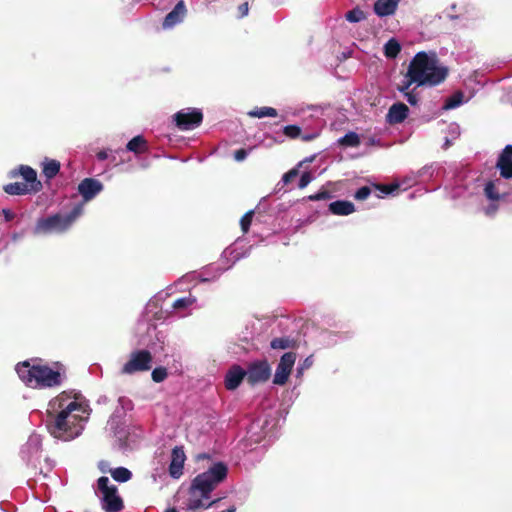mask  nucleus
Masks as SVG:
<instances>
[{"instance_id":"20e7f679","label":"nucleus","mask_w":512,"mask_h":512,"mask_svg":"<svg viewBox=\"0 0 512 512\" xmlns=\"http://www.w3.org/2000/svg\"><path fill=\"white\" fill-rule=\"evenodd\" d=\"M408 67L422 86H437L448 75V68L439 64L435 52L420 51L416 53Z\"/></svg>"},{"instance_id":"49530a36","label":"nucleus","mask_w":512,"mask_h":512,"mask_svg":"<svg viewBox=\"0 0 512 512\" xmlns=\"http://www.w3.org/2000/svg\"><path fill=\"white\" fill-rule=\"evenodd\" d=\"M331 198V193L327 190H320L317 193L311 194L307 197L309 201H320Z\"/></svg>"},{"instance_id":"a19ab883","label":"nucleus","mask_w":512,"mask_h":512,"mask_svg":"<svg viewBox=\"0 0 512 512\" xmlns=\"http://www.w3.org/2000/svg\"><path fill=\"white\" fill-rule=\"evenodd\" d=\"M253 215H254V211L253 210H249L240 219L241 230L244 233L248 232V230H249V228L251 226Z\"/></svg>"},{"instance_id":"052dcab7","label":"nucleus","mask_w":512,"mask_h":512,"mask_svg":"<svg viewBox=\"0 0 512 512\" xmlns=\"http://www.w3.org/2000/svg\"><path fill=\"white\" fill-rule=\"evenodd\" d=\"M454 141H455V140H451V138H450L449 136H447V135H446V137H445V142H444V144H443V148H444V149L449 148V147L453 144V142H454Z\"/></svg>"},{"instance_id":"5fc2aeb1","label":"nucleus","mask_w":512,"mask_h":512,"mask_svg":"<svg viewBox=\"0 0 512 512\" xmlns=\"http://www.w3.org/2000/svg\"><path fill=\"white\" fill-rule=\"evenodd\" d=\"M238 11H239V18H243V17L247 16L248 12H249L248 2H245V3H242L241 5H239Z\"/></svg>"},{"instance_id":"393cba45","label":"nucleus","mask_w":512,"mask_h":512,"mask_svg":"<svg viewBox=\"0 0 512 512\" xmlns=\"http://www.w3.org/2000/svg\"><path fill=\"white\" fill-rule=\"evenodd\" d=\"M3 191L12 196H21L26 195L32 190L28 187L27 184L22 182H14V183H8L3 186Z\"/></svg>"},{"instance_id":"9b49d317","label":"nucleus","mask_w":512,"mask_h":512,"mask_svg":"<svg viewBox=\"0 0 512 512\" xmlns=\"http://www.w3.org/2000/svg\"><path fill=\"white\" fill-rule=\"evenodd\" d=\"M104 189L103 183L96 178H84L78 184L77 191L81 195L84 203L90 202Z\"/></svg>"},{"instance_id":"423d86ee","label":"nucleus","mask_w":512,"mask_h":512,"mask_svg":"<svg viewBox=\"0 0 512 512\" xmlns=\"http://www.w3.org/2000/svg\"><path fill=\"white\" fill-rule=\"evenodd\" d=\"M153 356L147 349H137L130 353L128 361L122 366L121 374L133 375L152 368Z\"/></svg>"},{"instance_id":"4d7b16f0","label":"nucleus","mask_w":512,"mask_h":512,"mask_svg":"<svg viewBox=\"0 0 512 512\" xmlns=\"http://www.w3.org/2000/svg\"><path fill=\"white\" fill-rule=\"evenodd\" d=\"M267 424V420H264L263 422H261V419H258L257 421L253 422L250 426V432L251 433H254V430L258 429V428H263V426Z\"/></svg>"},{"instance_id":"8fccbe9b","label":"nucleus","mask_w":512,"mask_h":512,"mask_svg":"<svg viewBox=\"0 0 512 512\" xmlns=\"http://www.w3.org/2000/svg\"><path fill=\"white\" fill-rule=\"evenodd\" d=\"M416 87L412 88L411 91L403 94V96L405 97V99L407 100V102L411 105V106H415L418 104V101H419V96L418 94L416 93Z\"/></svg>"},{"instance_id":"cd10ccee","label":"nucleus","mask_w":512,"mask_h":512,"mask_svg":"<svg viewBox=\"0 0 512 512\" xmlns=\"http://www.w3.org/2000/svg\"><path fill=\"white\" fill-rule=\"evenodd\" d=\"M196 302L197 298L189 294L188 296L176 299L171 305V310H165V313H169L171 311L185 310L191 307Z\"/></svg>"},{"instance_id":"72a5a7b5","label":"nucleus","mask_w":512,"mask_h":512,"mask_svg":"<svg viewBox=\"0 0 512 512\" xmlns=\"http://www.w3.org/2000/svg\"><path fill=\"white\" fill-rule=\"evenodd\" d=\"M295 344V341L293 339H290L289 337H278L274 338L270 342V347L272 349H287L293 347Z\"/></svg>"},{"instance_id":"ea45409f","label":"nucleus","mask_w":512,"mask_h":512,"mask_svg":"<svg viewBox=\"0 0 512 512\" xmlns=\"http://www.w3.org/2000/svg\"><path fill=\"white\" fill-rule=\"evenodd\" d=\"M283 135L291 139H296L301 135V128L298 125H286L283 127Z\"/></svg>"},{"instance_id":"9d476101","label":"nucleus","mask_w":512,"mask_h":512,"mask_svg":"<svg viewBox=\"0 0 512 512\" xmlns=\"http://www.w3.org/2000/svg\"><path fill=\"white\" fill-rule=\"evenodd\" d=\"M245 371L251 385L263 383L271 376V367L266 360L252 362Z\"/></svg>"},{"instance_id":"6e6552de","label":"nucleus","mask_w":512,"mask_h":512,"mask_svg":"<svg viewBox=\"0 0 512 512\" xmlns=\"http://www.w3.org/2000/svg\"><path fill=\"white\" fill-rule=\"evenodd\" d=\"M295 361L296 353L294 352H286L281 356L273 378L275 385L283 386L287 383Z\"/></svg>"},{"instance_id":"0e129e2a","label":"nucleus","mask_w":512,"mask_h":512,"mask_svg":"<svg viewBox=\"0 0 512 512\" xmlns=\"http://www.w3.org/2000/svg\"><path fill=\"white\" fill-rule=\"evenodd\" d=\"M446 16H447V18H449L450 20H456V19H458V18H459V16H458V15H456V14H452V13H447V14H446Z\"/></svg>"},{"instance_id":"603ef678","label":"nucleus","mask_w":512,"mask_h":512,"mask_svg":"<svg viewBox=\"0 0 512 512\" xmlns=\"http://www.w3.org/2000/svg\"><path fill=\"white\" fill-rule=\"evenodd\" d=\"M228 256H232L233 257V261H232V265L235 264L237 261H239L244 255L240 254V253H236V250L229 247V248H226L223 253H222V257L223 258H227Z\"/></svg>"},{"instance_id":"f257e3e1","label":"nucleus","mask_w":512,"mask_h":512,"mask_svg":"<svg viewBox=\"0 0 512 512\" xmlns=\"http://www.w3.org/2000/svg\"><path fill=\"white\" fill-rule=\"evenodd\" d=\"M91 412L82 395L64 391L49 402L46 428L56 439L73 440L82 434Z\"/></svg>"},{"instance_id":"4be33fe9","label":"nucleus","mask_w":512,"mask_h":512,"mask_svg":"<svg viewBox=\"0 0 512 512\" xmlns=\"http://www.w3.org/2000/svg\"><path fill=\"white\" fill-rule=\"evenodd\" d=\"M329 211L334 215L347 216L355 211V206L348 200H336L329 204Z\"/></svg>"},{"instance_id":"09e8293b","label":"nucleus","mask_w":512,"mask_h":512,"mask_svg":"<svg viewBox=\"0 0 512 512\" xmlns=\"http://www.w3.org/2000/svg\"><path fill=\"white\" fill-rule=\"evenodd\" d=\"M371 194V189L369 186H362L358 188L354 194V198L356 200H365Z\"/></svg>"},{"instance_id":"2f4dec72","label":"nucleus","mask_w":512,"mask_h":512,"mask_svg":"<svg viewBox=\"0 0 512 512\" xmlns=\"http://www.w3.org/2000/svg\"><path fill=\"white\" fill-rule=\"evenodd\" d=\"M338 144L344 147H357L360 145V137L356 132L349 131L338 139Z\"/></svg>"},{"instance_id":"69168bd1","label":"nucleus","mask_w":512,"mask_h":512,"mask_svg":"<svg viewBox=\"0 0 512 512\" xmlns=\"http://www.w3.org/2000/svg\"><path fill=\"white\" fill-rule=\"evenodd\" d=\"M165 512H178V510L175 507H170L166 509Z\"/></svg>"},{"instance_id":"f03ea898","label":"nucleus","mask_w":512,"mask_h":512,"mask_svg":"<svg viewBox=\"0 0 512 512\" xmlns=\"http://www.w3.org/2000/svg\"><path fill=\"white\" fill-rule=\"evenodd\" d=\"M228 474V467L224 462L213 463L208 470L198 474L191 482L187 502V509L195 511L197 509H208L218 500L206 502L210 498L211 492L222 483Z\"/></svg>"},{"instance_id":"bf43d9fd","label":"nucleus","mask_w":512,"mask_h":512,"mask_svg":"<svg viewBox=\"0 0 512 512\" xmlns=\"http://www.w3.org/2000/svg\"><path fill=\"white\" fill-rule=\"evenodd\" d=\"M96 157H97V159L99 161H104V160L108 159V152H107V150H105V149L104 150H100L97 153Z\"/></svg>"},{"instance_id":"a211bd4d","label":"nucleus","mask_w":512,"mask_h":512,"mask_svg":"<svg viewBox=\"0 0 512 512\" xmlns=\"http://www.w3.org/2000/svg\"><path fill=\"white\" fill-rule=\"evenodd\" d=\"M409 108L403 102L393 103L386 115V121L389 124H400L408 117Z\"/></svg>"},{"instance_id":"6e6d98bb","label":"nucleus","mask_w":512,"mask_h":512,"mask_svg":"<svg viewBox=\"0 0 512 512\" xmlns=\"http://www.w3.org/2000/svg\"><path fill=\"white\" fill-rule=\"evenodd\" d=\"M318 133L317 132H311V133H305V134H302L300 135L301 139L304 141V142H309V141H312L314 140L315 138L318 137Z\"/></svg>"},{"instance_id":"c85d7f7f","label":"nucleus","mask_w":512,"mask_h":512,"mask_svg":"<svg viewBox=\"0 0 512 512\" xmlns=\"http://www.w3.org/2000/svg\"><path fill=\"white\" fill-rule=\"evenodd\" d=\"M465 102H467V100H464V93L462 91H456L451 96H449L445 99V102L443 104V109L444 110H452V109L459 107L460 105H462Z\"/></svg>"},{"instance_id":"6ab92c4d","label":"nucleus","mask_w":512,"mask_h":512,"mask_svg":"<svg viewBox=\"0 0 512 512\" xmlns=\"http://www.w3.org/2000/svg\"><path fill=\"white\" fill-rule=\"evenodd\" d=\"M166 296L167 294L158 293L154 297H152L145 306V316L150 317L151 315V318L154 320L163 319L164 311L161 305V301H163Z\"/></svg>"},{"instance_id":"412c9836","label":"nucleus","mask_w":512,"mask_h":512,"mask_svg":"<svg viewBox=\"0 0 512 512\" xmlns=\"http://www.w3.org/2000/svg\"><path fill=\"white\" fill-rule=\"evenodd\" d=\"M108 430L119 440L120 446L124 448L126 444V429L124 426V421L120 419H114V417L110 416L107 422Z\"/></svg>"},{"instance_id":"473e14b6","label":"nucleus","mask_w":512,"mask_h":512,"mask_svg":"<svg viewBox=\"0 0 512 512\" xmlns=\"http://www.w3.org/2000/svg\"><path fill=\"white\" fill-rule=\"evenodd\" d=\"M112 478L119 483H125L132 478V472L125 467H117L110 470Z\"/></svg>"},{"instance_id":"a878e982","label":"nucleus","mask_w":512,"mask_h":512,"mask_svg":"<svg viewBox=\"0 0 512 512\" xmlns=\"http://www.w3.org/2000/svg\"><path fill=\"white\" fill-rule=\"evenodd\" d=\"M126 150L135 154L144 152L147 150V141L142 135H137L128 141Z\"/></svg>"},{"instance_id":"79ce46f5","label":"nucleus","mask_w":512,"mask_h":512,"mask_svg":"<svg viewBox=\"0 0 512 512\" xmlns=\"http://www.w3.org/2000/svg\"><path fill=\"white\" fill-rule=\"evenodd\" d=\"M301 162L295 166L294 168H292L291 170H289L288 172H286L283 176H282V179H281V182L283 183V185H287L288 183H290L295 177L298 176L299 174V167L301 166Z\"/></svg>"},{"instance_id":"b1692460","label":"nucleus","mask_w":512,"mask_h":512,"mask_svg":"<svg viewBox=\"0 0 512 512\" xmlns=\"http://www.w3.org/2000/svg\"><path fill=\"white\" fill-rule=\"evenodd\" d=\"M412 85H415L416 88L422 87V85L419 84V81L408 67L401 83L397 87V90L400 93L405 94L411 91L410 88Z\"/></svg>"},{"instance_id":"f704fd0d","label":"nucleus","mask_w":512,"mask_h":512,"mask_svg":"<svg viewBox=\"0 0 512 512\" xmlns=\"http://www.w3.org/2000/svg\"><path fill=\"white\" fill-rule=\"evenodd\" d=\"M484 194L489 201H499L502 196L496 189L493 181H488L484 186Z\"/></svg>"},{"instance_id":"39448f33","label":"nucleus","mask_w":512,"mask_h":512,"mask_svg":"<svg viewBox=\"0 0 512 512\" xmlns=\"http://www.w3.org/2000/svg\"><path fill=\"white\" fill-rule=\"evenodd\" d=\"M83 213V204L77 203L66 214H53L40 218L34 228L35 234L62 233L67 231L76 219Z\"/></svg>"},{"instance_id":"5701e85b","label":"nucleus","mask_w":512,"mask_h":512,"mask_svg":"<svg viewBox=\"0 0 512 512\" xmlns=\"http://www.w3.org/2000/svg\"><path fill=\"white\" fill-rule=\"evenodd\" d=\"M133 409V402L126 396H120L117 401V406L111 414L114 419L124 421L126 412Z\"/></svg>"},{"instance_id":"4468645a","label":"nucleus","mask_w":512,"mask_h":512,"mask_svg":"<svg viewBox=\"0 0 512 512\" xmlns=\"http://www.w3.org/2000/svg\"><path fill=\"white\" fill-rule=\"evenodd\" d=\"M496 167L502 178H512V144L506 145L501 151L497 159Z\"/></svg>"},{"instance_id":"2eb2a0df","label":"nucleus","mask_w":512,"mask_h":512,"mask_svg":"<svg viewBox=\"0 0 512 512\" xmlns=\"http://www.w3.org/2000/svg\"><path fill=\"white\" fill-rule=\"evenodd\" d=\"M101 504L105 512H120L123 509V501L118 495L116 486L110 488V492L102 495Z\"/></svg>"},{"instance_id":"37998d69","label":"nucleus","mask_w":512,"mask_h":512,"mask_svg":"<svg viewBox=\"0 0 512 512\" xmlns=\"http://www.w3.org/2000/svg\"><path fill=\"white\" fill-rule=\"evenodd\" d=\"M498 210H499L498 201H490V203L487 206L482 207L483 213L487 217H490V218L494 217L496 215V213L498 212Z\"/></svg>"},{"instance_id":"13d9d810","label":"nucleus","mask_w":512,"mask_h":512,"mask_svg":"<svg viewBox=\"0 0 512 512\" xmlns=\"http://www.w3.org/2000/svg\"><path fill=\"white\" fill-rule=\"evenodd\" d=\"M2 214L4 216L5 221L9 222L12 221L15 217V214L10 209H3Z\"/></svg>"},{"instance_id":"bb28decb","label":"nucleus","mask_w":512,"mask_h":512,"mask_svg":"<svg viewBox=\"0 0 512 512\" xmlns=\"http://www.w3.org/2000/svg\"><path fill=\"white\" fill-rule=\"evenodd\" d=\"M43 175L47 179H53L60 172V162L54 159H45L42 164Z\"/></svg>"},{"instance_id":"774afa93","label":"nucleus","mask_w":512,"mask_h":512,"mask_svg":"<svg viewBox=\"0 0 512 512\" xmlns=\"http://www.w3.org/2000/svg\"><path fill=\"white\" fill-rule=\"evenodd\" d=\"M449 9H450V10H455V9H456V4H455V3L451 4V6L449 7Z\"/></svg>"},{"instance_id":"4c0bfd02","label":"nucleus","mask_w":512,"mask_h":512,"mask_svg":"<svg viewBox=\"0 0 512 512\" xmlns=\"http://www.w3.org/2000/svg\"><path fill=\"white\" fill-rule=\"evenodd\" d=\"M314 363L312 355L307 356L302 362L299 363L296 369V377H302L305 370L309 369Z\"/></svg>"},{"instance_id":"1a4fd4ad","label":"nucleus","mask_w":512,"mask_h":512,"mask_svg":"<svg viewBox=\"0 0 512 512\" xmlns=\"http://www.w3.org/2000/svg\"><path fill=\"white\" fill-rule=\"evenodd\" d=\"M7 176L10 179L22 177L32 192H38L42 189V183L37 179L36 170L28 165H19L17 168L10 170Z\"/></svg>"},{"instance_id":"338daca9","label":"nucleus","mask_w":512,"mask_h":512,"mask_svg":"<svg viewBox=\"0 0 512 512\" xmlns=\"http://www.w3.org/2000/svg\"><path fill=\"white\" fill-rule=\"evenodd\" d=\"M338 339H328L329 344H335L337 343Z\"/></svg>"},{"instance_id":"ddd939ff","label":"nucleus","mask_w":512,"mask_h":512,"mask_svg":"<svg viewBox=\"0 0 512 512\" xmlns=\"http://www.w3.org/2000/svg\"><path fill=\"white\" fill-rule=\"evenodd\" d=\"M186 456L182 446H175L171 452V461L169 464V475L174 479H179L183 474L184 462Z\"/></svg>"},{"instance_id":"a18cd8bd","label":"nucleus","mask_w":512,"mask_h":512,"mask_svg":"<svg viewBox=\"0 0 512 512\" xmlns=\"http://www.w3.org/2000/svg\"><path fill=\"white\" fill-rule=\"evenodd\" d=\"M399 188L398 184H388V185H379L377 189L381 194L377 195L378 198L383 197V195L393 194Z\"/></svg>"},{"instance_id":"864d4df0","label":"nucleus","mask_w":512,"mask_h":512,"mask_svg":"<svg viewBox=\"0 0 512 512\" xmlns=\"http://www.w3.org/2000/svg\"><path fill=\"white\" fill-rule=\"evenodd\" d=\"M248 156V151L244 148L238 149L234 152V159L237 162L244 161Z\"/></svg>"},{"instance_id":"e2e57ef3","label":"nucleus","mask_w":512,"mask_h":512,"mask_svg":"<svg viewBox=\"0 0 512 512\" xmlns=\"http://www.w3.org/2000/svg\"><path fill=\"white\" fill-rule=\"evenodd\" d=\"M99 404H106L108 402V398L107 396L103 395V396H100L98 401H97Z\"/></svg>"},{"instance_id":"f3484780","label":"nucleus","mask_w":512,"mask_h":512,"mask_svg":"<svg viewBox=\"0 0 512 512\" xmlns=\"http://www.w3.org/2000/svg\"><path fill=\"white\" fill-rule=\"evenodd\" d=\"M246 377V371L239 365H233L225 375V387L227 390L233 391L237 389L244 378Z\"/></svg>"},{"instance_id":"7ed1b4c3","label":"nucleus","mask_w":512,"mask_h":512,"mask_svg":"<svg viewBox=\"0 0 512 512\" xmlns=\"http://www.w3.org/2000/svg\"><path fill=\"white\" fill-rule=\"evenodd\" d=\"M15 370L21 381L33 389L59 387L66 379L64 366L59 362L51 368L45 364H32L26 360L18 363Z\"/></svg>"},{"instance_id":"c9c22d12","label":"nucleus","mask_w":512,"mask_h":512,"mask_svg":"<svg viewBox=\"0 0 512 512\" xmlns=\"http://www.w3.org/2000/svg\"><path fill=\"white\" fill-rule=\"evenodd\" d=\"M345 18L350 23H358L365 19V13L359 7H355L346 13Z\"/></svg>"},{"instance_id":"dca6fc26","label":"nucleus","mask_w":512,"mask_h":512,"mask_svg":"<svg viewBox=\"0 0 512 512\" xmlns=\"http://www.w3.org/2000/svg\"><path fill=\"white\" fill-rule=\"evenodd\" d=\"M187 9L184 1H179L174 8L165 16L162 27L163 29H171L180 24L186 15Z\"/></svg>"},{"instance_id":"f8f14e48","label":"nucleus","mask_w":512,"mask_h":512,"mask_svg":"<svg viewBox=\"0 0 512 512\" xmlns=\"http://www.w3.org/2000/svg\"><path fill=\"white\" fill-rule=\"evenodd\" d=\"M41 446V436L36 433L31 434L27 442L21 448V458L28 464L34 462L39 457Z\"/></svg>"},{"instance_id":"c03bdc74","label":"nucleus","mask_w":512,"mask_h":512,"mask_svg":"<svg viewBox=\"0 0 512 512\" xmlns=\"http://www.w3.org/2000/svg\"><path fill=\"white\" fill-rule=\"evenodd\" d=\"M114 485H110V481H109V478L106 477V476H101L98 480H97V487H98V490L103 494H105L106 492H110V488H112Z\"/></svg>"},{"instance_id":"e433bc0d","label":"nucleus","mask_w":512,"mask_h":512,"mask_svg":"<svg viewBox=\"0 0 512 512\" xmlns=\"http://www.w3.org/2000/svg\"><path fill=\"white\" fill-rule=\"evenodd\" d=\"M436 170V166L434 163L423 166L421 169L417 171V177L423 180L431 179Z\"/></svg>"},{"instance_id":"de8ad7c7","label":"nucleus","mask_w":512,"mask_h":512,"mask_svg":"<svg viewBox=\"0 0 512 512\" xmlns=\"http://www.w3.org/2000/svg\"><path fill=\"white\" fill-rule=\"evenodd\" d=\"M460 126L457 123H450L447 126V136L451 138V140H456L460 136Z\"/></svg>"},{"instance_id":"0eeeda50","label":"nucleus","mask_w":512,"mask_h":512,"mask_svg":"<svg viewBox=\"0 0 512 512\" xmlns=\"http://www.w3.org/2000/svg\"><path fill=\"white\" fill-rule=\"evenodd\" d=\"M203 120V113L198 108H184L173 116L176 127L182 131L197 128Z\"/></svg>"},{"instance_id":"58836bf2","label":"nucleus","mask_w":512,"mask_h":512,"mask_svg":"<svg viewBox=\"0 0 512 512\" xmlns=\"http://www.w3.org/2000/svg\"><path fill=\"white\" fill-rule=\"evenodd\" d=\"M168 376L167 369L165 367H156L152 370L151 377L156 383L163 382Z\"/></svg>"},{"instance_id":"7c9ffc66","label":"nucleus","mask_w":512,"mask_h":512,"mask_svg":"<svg viewBox=\"0 0 512 512\" xmlns=\"http://www.w3.org/2000/svg\"><path fill=\"white\" fill-rule=\"evenodd\" d=\"M247 115L252 118L276 117L278 112L273 107L264 106L250 110Z\"/></svg>"},{"instance_id":"c756f323","label":"nucleus","mask_w":512,"mask_h":512,"mask_svg":"<svg viewBox=\"0 0 512 512\" xmlns=\"http://www.w3.org/2000/svg\"><path fill=\"white\" fill-rule=\"evenodd\" d=\"M401 51V45L395 38L389 39L384 44V55L388 59H395Z\"/></svg>"},{"instance_id":"680f3d73","label":"nucleus","mask_w":512,"mask_h":512,"mask_svg":"<svg viewBox=\"0 0 512 512\" xmlns=\"http://www.w3.org/2000/svg\"><path fill=\"white\" fill-rule=\"evenodd\" d=\"M328 338H338L340 340H345L350 338V335H327Z\"/></svg>"},{"instance_id":"3c124183","label":"nucleus","mask_w":512,"mask_h":512,"mask_svg":"<svg viewBox=\"0 0 512 512\" xmlns=\"http://www.w3.org/2000/svg\"><path fill=\"white\" fill-rule=\"evenodd\" d=\"M313 178L314 177L312 176L311 172L307 171V172L302 173V175L300 176L299 182H298V187L300 189H304L311 183Z\"/></svg>"},{"instance_id":"aec40b11","label":"nucleus","mask_w":512,"mask_h":512,"mask_svg":"<svg viewBox=\"0 0 512 512\" xmlns=\"http://www.w3.org/2000/svg\"><path fill=\"white\" fill-rule=\"evenodd\" d=\"M400 0H376L373 5L374 13L380 17L394 15Z\"/></svg>"}]
</instances>
